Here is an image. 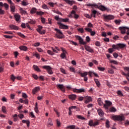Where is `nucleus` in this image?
Listing matches in <instances>:
<instances>
[{"label":"nucleus","instance_id":"nucleus-1","mask_svg":"<svg viewBox=\"0 0 129 129\" xmlns=\"http://www.w3.org/2000/svg\"><path fill=\"white\" fill-rule=\"evenodd\" d=\"M126 47V45L123 43H118L117 44H113L112 45V48H109L108 51L109 53L110 54H112L114 50H119L120 49H124Z\"/></svg>","mask_w":129,"mask_h":129},{"label":"nucleus","instance_id":"nucleus-2","mask_svg":"<svg viewBox=\"0 0 129 129\" xmlns=\"http://www.w3.org/2000/svg\"><path fill=\"white\" fill-rule=\"evenodd\" d=\"M111 118L113 119V120H114L115 121H123V120L125 119V117H124V116H123V115H114L111 116Z\"/></svg>","mask_w":129,"mask_h":129},{"label":"nucleus","instance_id":"nucleus-3","mask_svg":"<svg viewBox=\"0 0 129 129\" xmlns=\"http://www.w3.org/2000/svg\"><path fill=\"white\" fill-rule=\"evenodd\" d=\"M54 31L56 32L55 34V38H57V39H63L64 34L60 29H58L57 28L54 29Z\"/></svg>","mask_w":129,"mask_h":129},{"label":"nucleus","instance_id":"nucleus-4","mask_svg":"<svg viewBox=\"0 0 129 129\" xmlns=\"http://www.w3.org/2000/svg\"><path fill=\"white\" fill-rule=\"evenodd\" d=\"M103 18L105 22H108V21L114 19V16L111 15H106L104 14L103 15Z\"/></svg>","mask_w":129,"mask_h":129},{"label":"nucleus","instance_id":"nucleus-5","mask_svg":"<svg viewBox=\"0 0 129 129\" xmlns=\"http://www.w3.org/2000/svg\"><path fill=\"white\" fill-rule=\"evenodd\" d=\"M42 68H43V69H45L48 74H50V75L53 74V71H52V68H51V67L49 66H44L42 67Z\"/></svg>","mask_w":129,"mask_h":129},{"label":"nucleus","instance_id":"nucleus-6","mask_svg":"<svg viewBox=\"0 0 129 129\" xmlns=\"http://www.w3.org/2000/svg\"><path fill=\"white\" fill-rule=\"evenodd\" d=\"M57 25L59 26V28L62 30H68V29H69V26L64 25L60 22H57Z\"/></svg>","mask_w":129,"mask_h":129},{"label":"nucleus","instance_id":"nucleus-7","mask_svg":"<svg viewBox=\"0 0 129 129\" xmlns=\"http://www.w3.org/2000/svg\"><path fill=\"white\" fill-rule=\"evenodd\" d=\"M76 38L77 40L79 41L80 44H81L82 45H86V44H87V42H84L83 39H82L81 37L78 35H76Z\"/></svg>","mask_w":129,"mask_h":129},{"label":"nucleus","instance_id":"nucleus-8","mask_svg":"<svg viewBox=\"0 0 129 129\" xmlns=\"http://www.w3.org/2000/svg\"><path fill=\"white\" fill-rule=\"evenodd\" d=\"M105 104H104V107L105 109H108L109 106H110V105L112 104V103H111V102L107 100L105 101Z\"/></svg>","mask_w":129,"mask_h":129},{"label":"nucleus","instance_id":"nucleus-9","mask_svg":"<svg viewBox=\"0 0 129 129\" xmlns=\"http://www.w3.org/2000/svg\"><path fill=\"white\" fill-rule=\"evenodd\" d=\"M73 91V92H76L77 93H82V92H85V89L83 88L80 89H74Z\"/></svg>","mask_w":129,"mask_h":129},{"label":"nucleus","instance_id":"nucleus-10","mask_svg":"<svg viewBox=\"0 0 129 129\" xmlns=\"http://www.w3.org/2000/svg\"><path fill=\"white\" fill-rule=\"evenodd\" d=\"M56 87L58 89H60L62 92H65V87L62 84L56 85Z\"/></svg>","mask_w":129,"mask_h":129},{"label":"nucleus","instance_id":"nucleus-11","mask_svg":"<svg viewBox=\"0 0 129 129\" xmlns=\"http://www.w3.org/2000/svg\"><path fill=\"white\" fill-rule=\"evenodd\" d=\"M119 30L121 31V34H125V30H129V28L125 27H120Z\"/></svg>","mask_w":129,"mask_h":129},{"label":"nucleus","instance_id":"nucleus-12","mask_svg":"<svg viewBox=\"0 0 129 129\" xmlns=\"http://www.w3.org/2000/svg\"><path fill=\"white\" fill-rule=\"evenodd\" d=\"M97 110L98 114H99L101 117H103V115H104V112H103V110H102L101 108L97 109Z\"/></svg>","mask_w":129,"mask_h":129},{"label":"nucleus","instance_id":"nucleus-13","mask_svg":"<svg viewBox=\"0 0 129 129\" xmlns=\"http://www.w3.org/2000/svg\"><path fill=\"white\" fill-rule=\"evenodd\" d=\"M85 49L88 52H90V53H93V49H92L90 46L86 45V44L85 45Z\"/></svg>","mask_w":129,"mask_h":129},{"label":"nucleus","instance_id":"nucleus-14","mask_svg":"<svg viewBox=\"0 0 129 129\" xmlns=\"http://www.w3.org/2000/svg\"><path fill=\"white\" fill-rule=\"evenodd\" d=\"M77 97V96L75 94H71L68 95L69 99H71V100H75Z\"/></svg>","mask_w":129,"mask_h":129},{"label":"nucleus","instance_id":"nucleus-15","mask_svg":"<svg viewBox=\"0 0 129 129\" xmlns=\"http://www.w3.org/2000/svg\"><path fill=\"white\" fill-rule=\"evenodd\" d=\"M14 18H15V21H16V22H20V20H21V15L19 14H16L14 15Z\"/></svg>","mask_w":129,"mask_h":129},{"label":"nucleus","instance_id":"nucleus-16","mask_svg":"<svg viewBox=\"0 0 129 129\" xmlns=\"http://www.w3.org/2000/svg\"><path fill=\"white\" fill-rule=\"evenodd\" d=\"M9 27L10 29H11L12 30H19V27H18L17 26H16L15 25L13 24H11L9 26Z\"/></svg>","mask_w":129,"mask_h":129},{"label":"nucleus","instance_id":"nucleus-17","mask_svg":"<svg viewBox=\"0 0 129 129\" xmlns=\"http://www.w3.org/2000/svg\"><path fill=\"white\" fill-rule=\"evenodd\" d=\"M64 2L70 6H73V4L75 3V1L71 0H64Z\"/></svg>","mask_w":129,"mask_h":129},{"label":"nucleus","instance_id":"nucleus-18","mask_svg":"<svg viewBox=\"0 0 129 129\" xmlns=\"http://www.w3.org/2000/svg\"><path fill=\"white\" fill-rule=\"evenodd\" d=\"M85 99H86L85 101V103H88V102H90V101H92V98H91V97H85Z\"/></svg>","mask_w":129,"mask_h":129},{"label":"nucleus","instance_id":"nucleus-19","mask_svg":"<svg viewBox=\"0 0 129 129\" xmlns=\"http://www.w3.org/2000/svg\"><path fill=\"white\" fill-rule=\"evenodd\" d=\"M79 74H80L81 77H86V76H87V75H88V72H85L84 73H82L79 72Z\"/></svg>","mask_w":129,"mask_h":129},{"label":"nucleus","instance_id":"nucleus-20","mask_svg":"<svg viewBox=\"0 0 129 129\" xmlns=\"http://www.w3.org/2000/svg\"><path fill=\"white\" fill-rule=\"evenodd\" d=\"M19 49L20 50H21V51H27L28 50V47L26 46H24V45H22V46H21L19 47Z\"/></svg>","mask_w":129,"mask_h":129},{"label":"nucleus","instance_id":"nucleus-21","mask_svg":"<svg viewBox=\"0 0 129 129\" xmlns=\"http://www.w3.org/2000/svg\"><path fill=\"white\" fill-rule=\"evenodd\" d=\"M10 9H11V12H12V13H15V10L16 9V7L15 6V4L14 3H13L12 4H10Z\"/></svg>","mask_w":129,"mask_h":129},{"label":"nucleus","instance_id":"nucleus-22","mask_svg":"<svg viewBox=\"0 0 129 129\" xmlns=\"http://www.w3.org/2000/svg\"><path fill=\"white\" fill-rule=\"evenodd\" d=\"M40 90V87H36L33 90H32V93L33 94H36V92H38Z\"/></svg>","mask_w":129,"mask_h":129},{"label":"nucleus","instance_id":"nucleus-23","mask_svg":"<svg viewBox=\"0 0 129 129\" xmlns=\"http://www.w3.org/2000/svg\"><path fill=\"white\" fill-rule=\"evenodd\" d=\"M37 12V8L35 7L32 8L30 11V14H31V15H34V14H36Z\"/></svg>","mask_w":129,"mask_h":129},{"label":"nucleus","instance_id":"nucleus-24","mask_svg":"<svg viewBox=\"0 0 129 129\" xmlns=\"http://www.w3.org/2000/svg\"><path fill=\"white\" fill-rule=\"evenodd\" d=\"M53 125V122H52V120L51 118H48V122H47V126L50 127V126H52Z\"/></svg>","mask_w":129,"mask_h":129},{"label":"nucleus","instance_id":"nucleus-25","mask_svg":"<svg viewBox=\"0 0 129 129\" xmlns=\"http://www.w3.org/2000/svg\"><path fill=\"white\" fill-rule=\"evenodd\" d=\"M22 122L23 123H26L27 125V127H29V126H30V123H31V122H30V121L29 120H22Z\"/></svg>","mask_w":129,"mask_h":129},{"label":"nucleus","instance_id":"nucleus-26","mask_svg":"<svg viewBox=\"0 0 129 129\" xmlns=\"http://www.w3.org/2000/svg\"><path fill=\"white\" fill-rule=\"evenodd\" d=\"M33 67L35 71H37V72H41V70H40V68H39L38 66L34 64Z\"/></svg>","mask_w":129,"mask_h":129},{"label":"nucleus","instance_id":"nucleus-27","mask_svg":"<svg viewBox=\"0 0 129 129\" xmlns=\"http://www.w3.org/2000/svg\"><path fill=\"white\" fill-rule=\"evenodd\" d=\"M100 10L101 11H102L103 12H104V11H107V8H106L104 6L101 5L99 7Z\"/></svg>","mask_w":129,"mask_h":129},{"label":"nucleus","instance_id":"nucleus-28","mask_svg":"<svg viewBox=\"0 0 129 129\" xmlns=\"http://www.w3.org/2000/svg\"><path fill=\"white\" fill-rule=\"evenodd\" d=\"M37 32H38V33L39 34H40L41 35H44L45 34H46V31H45L44 30H40V29H36Z\"/></svg>","mask_w":129,"mask_h":129},{"label":"nucleus","instance_id":"nucleus-29","mask_svg":"<svg viewBox=\"0 0 129 129\" xmlns=\"http://www.w3.org/2000/svg\"><path fill=\"white\" fill-rule=\"evenodd\" d=\"M75 13H76L75 11L72 10V12H71V14L69 15V18H74V16L75 15Z\"/></svg>","mask_w":129,"mask_h":129},{"label":"nucleus","instance_id":"nucleus-30","mask_svg":"<svg viewBox=\"0 0 129 129\" xmlns=\"http://www.w3.org/2000/svg\"><path fill=\"white\" fill-rule=\"evenodd\" d=\"M110 63L111 64H115V65H118V62L113 59H109Z\"/></svg>","mask_w":129,"mask_h":129},{"label":"nucleus","instance_id":"nucleus-31","mask_svg":"<svg viewBox=\"0 0 129 129\" xmlns=\"http://www.w3.org/2000/svg\"><path fill=\"white\" fill-rule=\"evenodd\" d=\"M96 14H97V11L96 10H93L92 12V14H91L92 17H93V18H96Z\"/></svg>","mask_w":129,"mask_h":129},{"label":"nucleus","instance_id":"nucleus-32","mask_svg":"<svg viewBox=\"0 0 129 129\" xmlns=\"http://www.w3.org/2000/svg\"><path fill=\"white\" fill-rule=\"evenodd\" d=\"M34 110L36 113H39V110L38 109V103H35V107L34 108Z\"/></svg>","mask_w":129,"mask_h":129},{"label":"nucleus","instance_id":"nucleus-33","mask_svg":"<svg viewBox=\"0 0 129 129\" xmlns=\"http://www.w3.org/2000/svg\"><path fill=\"white\" fill-rule=\"evenodd\" d=\"M20 12L21 14H22V15H26V14H27V11L24 10V9H23V8L20 9Z\"/></svg>","mask_w":129,"mask_h":129},{"label":"nucleus","instance_id":"nucleus-34","mask_svg":"<svg viewBox=\"0 0 129 129\" xmlns=\"http://www.w3.org/2000/svg\"><path fill=\"white\" fill-rule=\"evenodd\" d=\"M98 103L99 104V105H100V106H101V105H102V104H103V103L102 102V101L101 100V98H99L98 99Z\"/></svg>","mask_w":129,"mask_h":129},{"label":"nucleus","instance_id":"nucleus-35","mask_svg":"<svg viewBox=\"0 0 129 129\" xmlns=\"http://www.w3.org/2000/svg\"><path fill=\"white\" fill-rule=\"evenodd\" d=\"M94 81H95L97 86L98 87H99V86H100V83L99 82V81H98V80H97L96 79H95Z\"/></svg>","mask_w":129,"mask_h":129},{"label":"nucleus","instance_id":"nucleus-36","mask_svg":"<svg viewBox=\"0 0 129 129\" xmlns=\"http://www.w3.org/2000/svg\"><path fill=\"white\" fill-rule=\"evenodd\" d=\"M108 72L110 74H113L114 73V71L111 68H108Z\"/></svg>","mask_w":129,"mask_h":129},{"label":"nucleus","instance_id":"nucleus-37","mask_svg":"<svg viewBox=\"0 0 129 129\" xmlns=\"http://www.w3.org/2000/svg\"><path fill=\"white\" fill-rule=\"evenodd\" d=\"M109 111L110 112H115V111H116V109L113 107H112L109 109Z\"/></svg>","mask_w":129,"mask_h":129},{"label":"nucleus","instance_id":"nucleus-38","mask_svg":"<svg viewBox=\"0 0 129 129\" xmlns=\"http://www.w3.org/2000/svg\"><path fill=\"white\" fill-rule=\"evenodd\" d=\"M76 117H77V118H78L79 119H82V120H84V119H85V118H84V117H83L81 115H76Z\"/></svg>","mask_w":129,"mask_h":129},{"label":"nucleus","instance_id":"nucleus-39","mask_svg":"<svg viewBox=\"0 0 129 129\" xmlns=\"http://www.w3.org/2000/svg\"><path fill=\"white\" fill-rule=\"evenodd\" d=\"M60 22H63L64 23H67V22H69V19H68V18H66V19L61 18Z\"/></svg>","mask_w":129,"mask_h":129},{"label":"nucleus","instance_id":"nucleus-40","mask_svg":"<svg viewBox=\"0 0 129 129\" xmlns=\"http://www.w3.org/2000/svg\"><path fill=\"white\" fill-rule=\"evenodd\" d=\"M75 127H76V126L75 125H71L69 126H68L66 128H70V129H75Z\"/></svg>","mask_w":129,"mask_h":129},{"label":"nucleus","instance_id":"nucleus-41","mask_svg":"<svg viewBox=\"0 0 129 129\" xmlns=\"http://www.w3.org/2000/svg\"><path fill=\"white\" fill-rule=\"evenodd\" d=\"M10 78L13 82H15V80L16 79V77L13 74L11 75Z\"/></svg>","mask_w":129,"mask_h":129},{"label":"nucleus","instance_id":"nucleus-42","mask_svg":"<svg viewBox=\"0 0 129 129\" xmlns=\"http://www.w3.org/2000/svg\"><path fill=\"white\" fill-rule=\"evenodd\" d=\"M117 94L118 95V96H123V94H122V92L120 90H118L117 92Z\"/></svg>","mask_w":129,"mask_h":129},{"label":"nucleus","instance_id":"nucleus-43","mask_svg":"<svg viewBox=\"0 0 129 129\" xmlns=\"http://www.w3.org/2000/svg\"><path fill=\"white\" fill-rule=\"evenodd\" d=\"M86 6H87V7H95V8L97 7V5H96V4H91L90 3L89 4H87Z\"/></svg>","mask_w":129,"mask_h":129},{"label":"nucleus","instance_id":"nucleus-44","mask_svg":"<svg viewBox=\"0 0 129 129\" xmlns=\"http://www.w3.org/2000/svg\"><path fill=\"white\" fill-rule=\"evenodd\" d=\"M4 37L6 38V39H13L14 37L13 36H10V35H4Z\"/></svg>","mask_w":129,"mask_h":129},{"label":"nucleus","instance_id":"nucleus-45","mask_svg":"<svg viewBox=\"0 0 129 129\" xmlns=\"http://www.w3.org/2000/svg\"><path fill=\"white\" fill-rule=\"evenodd\" d=\"M60 56L61 59H66V53H61Z\"/></svg>","mask_w":129,"mask_h":129},{"label":"nucleus","instance_id":"nucleus-46","mask_svg":"<svg viewBox=\"0 0 129 129\" xmlns=\"http://www.w3.org/2000/svg\"><path fill=\"white\" fill-rule=\"evenodd\" d=\"M6 106H2V110L3 112H4V113H7V111L6 110Z\"/></svg>","mask_w":129,"mask_h":129},{"label":"nucleus","instance_id":"nucleus-47","mask_svg":"<svg viewBox=\"0 0 129 129\" xmlns=\"http://www.w3.org/2000/svg\"><path fill=\"white\" fill-rule=\"evenodd\" d=\"M88 125L90 126H93V120H91L89 121Z\"/></svg>","mask_w":129,"mask_h":129},{"label":"nucleus","instance_id":"nucleus-48","mask_svg":"<svg viewBox=\"0 0 129 129\" xmlns=\"http://www.w3.org/2000/svg\"><path fill=\"white\" fill-rule=\"evenodd\" d=\"M44 13L42 11L36 12V15L38 16H42V15H44Z\"/></svg>","mask_w":129,"mask_h":129},{"label":"nucleus","instance_id":"nucleus-49","mask_svg":"<svg viewBox=\"0 0 129 129\" xmlns=\"http://www.w3.org/2000/svg\"><path fill=\"white\" fill-rule=\"evenodd\" d=\"M69 69L71 72H74V73H75V68L73 67H70Z\"/></svg>","mask_w":129,"mask_h":129},{"label":"nucleus","instance_id":"nucleus-50","mask_svg":"<svg viewBox=\"0 0 129 129\" xmlns=\"http://www.w3.org/2000/svg\"><path fill=\"white\" fill-rule=\"evenodd\" d=\"M53 13H55V14H57V15H60V16H62V13H61V12H60L59 11L53 10Z\"/></svg>","mask_w":129,"mask_h":129},{"label":"nucleus","instance_id":"nucleus-51","mask_svg":"<svg viewBox=\"0 0 129 129\" xmlns=\"http://www.w3.org/2000/svg\"><path fill=\"white\" fill-rule=\"evenodd\" d=\"M110 125H109V121L108 120L106 121V127L107 128H109Z\"/></svg>","mask_w":129,"mask_h":129},{"label":"nucleus","instance_id":"nucleus-52","mask_svg":"<svg viewBox=\"0 0 129 129\" xmlns=\"http://www.w3.org/2000/svg\"><path fill=\"white\" fill-rule=\"evenodd\" d=\"M78 31L82 34H83V33L84 32V29H83V28H79L78 29Z\"/></svg>","mask_w":129,"mask_h":129},{"label":"nucleus","instance_id":"nucleus-53","mask_svg":"<svg viewBox=\"0 0 129 129\" xmlns=\"http://www.w3.org/2000/svg\"><path fill=\"white\" fill-rule=\"evenodd\" d=\"M32 77L34 78V79H35L36 80H38L39 77H38V76H37V75H35V74H32Z\"/></svg>","mask_w":129,"mask_h":129},{"label":"nucleus","instance_id":"nucleus-54","mask_svg":"<svg viewBox=\"0 0 129 129\" xmlns=\"http://www.w3.org/2000/svg\"><path fill=\"white\" fill-rule=\"evenodd\" d=\"M40 42H36L34 44H33V46L34 47H39V46H40Z\"/></svg>","mask_w":129,"mask_h":129},{"label":"nucleus","instance_id":"nucleus-55","mask_svg":"<svg viewBox=\"0 0 129 129\" xmlns=\"http://www.w3.org/2000/svg\"><path fill=\"white\" fill-rule=\"evenodd\" d=\"M21 5L22 6H28V5H29V4L28 3V2H26L25 1H22L21 3Z\"/></svg>","mask_w":129,"mask_h":129},{"label":"nucleus","instance_id":"nucleus-56","mask_svg":"<svg viewBox=\"0 0 129 129\" xmlns=\"http://www.w3.org/2000/svg\"><path fill=\"white\" fill-rule=\"evenodd\" d=\"M57 3H53L52 2H49L48 3V5L49 6H50V7H51L52 8H53L54 7V5H56Z\"/></svg>","mask_w":129,"mask_h":129},{"label":"nucleus","instance_id":"nucleus-57","mask_svg":"<svg viewBox=\"0 0 129 129\" xmlns=\"http://www.w3.org/2000/svg\"><path fill=\"white\" fill-rule=\"evenodd\" d=\"M40 19H41V23L42 24H45V23L46 22V20H45V18H44L43 17H41Z\"/></svg>","mask_w":129,"mask_h":129},{"label":"nucleus","instance_id":"nucleus-58","mask_svg":"<svg viewBox=\"0 0 129 129\" xmlns=\"http://www.w3.org/2000/svg\"><path fill=\"white\" fill-rule=\"evenodd\" d=\"M3 6L5 7V9H6V10H9V5H8V4L7 3H5L4 4H3Z\"/></svg>","mask_w":129,"mask_h":129},{"label":"nucleus","instance_id":"nucleus-59","mask_svg":"<svg viewBox=\"0 0 129 129\" xmlns=\"http://www.w3.org/2000/svg\"><path fill=\"white\" fill-rule=\"evenodd\" d=\"M47 53L49 54V55H51V56H53V55H54V53L50 50H47Z\"/></svg>","mask_w":129,"mask_h":129},{"label":"nucleus","instance_id":"nucleus-60","mask_svg":"<svg viewBox=\"0 0 129 129\" xmlns=\"http://www.w3.org/2000/svg\"><path fill=\"white\" fill-rule=\"evenodd\" d=\"M61 18H59V16H55V20L58 22H61Z\"/></svg>","mask_w":129,"mask_h":129},{"label":"nucleus","instance_id":"nucleus-61","mask_svg":"<svg viewBox=\"0 0 129 129\" xmlns=\"http://www.w3.org/2000/svg\"><path fill=\"white\" fill-rule=\"evenodd\" d=\"M18 35L21 37V38H25V35L22 34L21 32H19Z\"/></svg>","mask_w":129,"mask_h":129},{"label":"nucleus","instance_id":"nucleus-62","mask_svg":"<svg viewBox=\"0 0 129 129\" xmlns=\"http://www.w3.org/2000/svg\"><path fill=\"white\" fill-rule=\"evenodd\" d=\"M79 18V15L78 14H77L76 13H75V15L74 16V19H75L76 20H77Z\"/></svg>","mask_w":129,"mask_h":129},{"label":"nucleus","instance_id":"nucleus-63","mask_svg":"<svg viewBox=\"0 0 129 129\" xmlns=\"http://www.w3.org/2000/svg\"><path fill=\"white\" fill-rule=\"evenodd\" d=\"M85 31H87V32H89V33H90L91 31H92V29L87 27L85 28Z\"/></svg>","mask_w":129,"mask_h":129},{"label":"nucleus","instance_id":"nucleus-64","mask_svg":"<svg viewBox=\"0 0 129 129\" xmlns=\"http://www.w3.org/2000/svg\"><path fill=\"white\" fill-rule=\"evenodd\" d=\"M98 70L99 71H104L105 70V69L104 68H101V67H98Z\"/></svg>","mask_w":129,"mask_h":129}]
</instances>
